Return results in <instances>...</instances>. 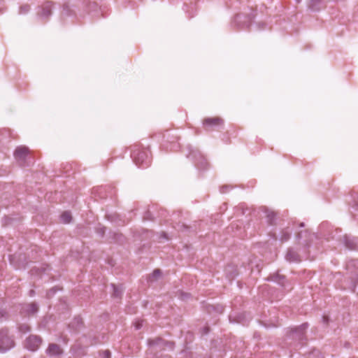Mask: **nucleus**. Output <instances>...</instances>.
Returning <instances> with one entry per match:
<instances>
[{
    "mask_svg": "<svg viewBox=\"0 0 358 358\" xmlns=\"http://www.w3.org/2000/svg\"><path fill=\"white\" fill-rule=\"evenodd\" d=\"M61 221L63 223H69L71 220V215L69 212H64L60 216Z\"/></svg>",
    "mask_w": 358,
    "mask_h": 358,
    "instance_id": "obj_14",
    "label": "nucleus"
},
{
    "mask_svg": "<svg viewBox=\"0 0 358 358\" xmlns=\"http://www.w3.org/2000/svg\"><path fill=\"white\" fill-rule=\"evenodd\" d=\"M181 296H182V299H185L189 296V294L187 293H182Z\"/></svg>",
    "mask_w": 358,
    "mask_h": 358,
    "instance_id": "obj_23",
    "label": "nucleus"
},
{
    "mask_svg": "<svg viewBox=\"0 0 358 358\" xmlns=\"http://www.w3.org/2000/svg\"><path fill=\"white\" fill-rule=\"evenodd\" d=\"M6 313L3 310H0V318L3 317Z\"/></svg>",
    "mask_w": 358,
    "mask_h": 358,
    "instance_id": "obj_25",
    "label": "nucleus"
},
{
    "mask_svg": "<svg viewBox=\"0 0 358 358\" xmlns=\"http://www.w3.org/2000/svg\"><path fill=\"white\" fill-rule=\"evenodd\" d=\"M42 343L41 337L36 335L29 336L25 341L24 347L32 352L36 351Z\"/></svg>",
    "mask_w": 358,
    "mask_h": 358,
    "instance_id": "obj_5",
    "label": "nucleus"
},
{
    "mask_svg": "<svg viewBox=\"0 0 358 358\" xmlns=\"http://www.w3.org/2000/svg\"><path fill=\"white\" fill-rule=\"evenodd\" d=\"M29 148L25 146L17 147L14 152V157L18 162H24L29 154Z\"/></svg>",
    "mask_w": 358,
    "mask_h": 358,
    "instance_id": "obj_6",
    "label": "nucleus"
},
{
    "mask_svg": "<svg viewBox=\"0 0 358 358\" xmlns=\"http://www.w3.org/2000/svg\"><path fill=\"white\" fill-rule=\"evenodd\" d=\"M30 10V6L29 5H24L20 8V14H26Z\"/></svg>",
    "mask_w": 358,
    "mask_h": 358,
    "instance_id": "obj_18",
    "label": "nucleus"
},
{
    "mask_svg": "<svg viewBox=\"0 0 358 358\" xmlns=\"http://www.w3.org/2000/svg\"><path fill=\"white\" fill-rule=\"evenodd\" d=\"M149 345L164 346L165 345H168V343L165 342L162 338H157L155 340L149 341Z\"/></svg>",
    "mask_w": 358,
    "mask_h": 358,
    "instance_id": "obj_12",
    "label": "nucleus"
},
{
    "mask_svg": "<svg viewBox=\"0 0 358 358\" xmlns=\"http://www.w3.org/2000/svg\"><path fill=\"white\" fill-rule=\"evenodd\" d=\"M131 156L134 158V162L138 166L144 168L149 166L150 159L148 151L134 150L131 154Z\"/></svg>",
    "mask_w": 358,
    "mask_h": 358,
    "instance_id": "obj_1",
    "label": "nucleus"
},
{
    "mask_svg": "<svg viewBox=\"0 0 358 358\" xmlns=\"http://www.w3.org/2000/svg\"><path fill=\"white\" fill-rule=\"evenodd\" d=\"M286 259L289 262H299L300 261L299 255L293 250H288V252L286 255Z\"/></svg>",
    "mask_w": 358,
    "mask_h": 358,
    "instance_id": "obj_10",
    "label": "nucleus"
},
{
    "mask_svg": "<svg viewBox=\"0 0 358 358\" xmlns=\"http://www.w3.org/2000/svg\"><path fill=\"white\" fill-rule=\"evenodd\" d=\"M34 293V291L33 290H31L30 292V294L32 295V294Z\"/></svg>",
    "mask_w": 358,
    "mask_h": 358,
    "instance_id": "obj_27",
    "label": "nucleus"
},
{
    "mask_svg": "<svg viewBox=\"0 0 358 358\" xmlns=\"http://www.w3.org/2000/svg\"><path fill=\"white\" fill-rule=\"evenodd\" d=\"M277 214L273 210H268L266 211V217L269 224H274L276 220Z\"/></svg>",
    "mask_w": 358,
    "mask_h": 358,
    "instance_id": "obj_9",
    "label": "nucleus"
},
{
    "mask_svg": "<svg viewBox=\"0 0 358 358\" xmlns=\"http://www.w3.org/2000/svg\"><path fill=\"white\" fill-rule=\"evenodd\" d=\"M322 0H308V7L312 10H319Z\"/></svg>",
    "mask_w": 358,
    "mask_h": 358,
    "instance_id": "obj_8",
    "label": "nucleus"
},
{
    "mask_svg": "<svg viewBox=\"0 0 358 358\" xmlns=\"http://www.w3.org/2000/svg\"><path fill=\"white\" fill-rule=\"evenodd\" d=\"M306 327H307V324H303L301 326H300L299 327H298L297 329H296V331H299L300 333L303 334L304 330L306 329Z\"/></svg>",
    "mask_w": 358,
    "mask_h": 358,
    "instance_id": "obj_20",
    "label": "nucleus"
},
{
    "mask_svg": "<svg viewBox=\"0 0 358 358\" xmlns=\"http://www.w3.org/2000/svg\"><path fill=\"white\" fill-rule=\"evenodd\" d=\"M239 17H240V15H237V16L236 17V20H237Z\"/></svg>",
    "mask_w": 358,
    "mask_h": 358,
    "instance_id": "obj_26",
    "label": "nucleus"
},
{
    "mask_svg": "<svg viewBox=\"0 0 358 358\" xmlns=\"http://www.w3.org/2000/svg\"><path fill=\"white\" fill-rule=\"evenodd\" d=\"M71 14V10L70 8H69L68 6H64L63 7V10L62 11V15H64V16H68Z\"/></svg>",
    "mask_w": 358,
    "mask_h": 358,
    "instance_id": "obj_19",
    "label": "nucleus"
},
{
    "mask_svg": "<svg viewBox=\"0 0 358 358\" xmlns=\"http://www.w3.org/2000/svg\"><path fill=\"white\" fill-rule=\"evenodd\" d=\"M224 120L219 117H206L203 120V125L206 130H212L222 126Z\"/></svg>",
    "mask_w": 358,
    "mask_h": 358,
    "instance_id": "obj_4",
    "label": "nucleus"
},
{
    "mask_svg": "<svg viewBox=\"0 0 358 358\" xmlns=\"http://www.w3.org/2000/svg\"><path fill=\"white\" fill-rule=\"evenodd\" d=\"M136 329H139L143 326V321H136L134 324Z\"/></svg>",
    "mask_w": 358,
    "mask_h": 358,
    "instance_id": "obj_21",
    "label": "nucleus"
},
{
    "mask_svg": "<svg viewBox=\"0 0 358 358\" xmlns=\"http://www.w3.org/2000/svg\"><path fill=\"white\" fill-rule=\"evenodd\" d=\"M19 330L20 331H21L22 333H27L28 331H30V327L28 324H21L19 327Z\"/></svg>",
    "mask_w": 358,
    "mask_h": 358,
    "instance_id": "obj_17",
    "label": "nucleus"
},
{
    "mask_svg": "<svg viewBox=\"0 0 358 358\" xmlns=\"http://www.w3.org/2000/svg\"><path fill=\"white\" fill-rule=\"evenodd\" d=\"M289 236H290L289 234L286 233L283 235V236L282 237V239L284 241H286V240L289 239Z\"/></svg>",
    "mask_w": 358,
    "mask_h": 358,
    "instance_id": "obj_22",
    "label": "nucleus"
},
{
    "mask_svg": "<svg viewBox=\"0 0 358 358\" xmlns=\"http://www.w3.org/2000/svg\"><path fill=\"white\" fill-rule=\"evenodd\" d=\"M113 288V296L115 297H120L122 293V287L121 285L116 286L113 284L111 285Z\"/></svg>",
    "mask_w": 358,
    "mask_h": 358,
    "instance_id": "obj_13",
    "label": "nucleus"
},
{
    "mask_svg": "<svg viewBox=\"0 0 358 358\" xmlns=\"http://www.w3.org/2000/svg\"><path fill=\"white\" fill-rule=\"evenodd\" d=\"M53 8V3L52 1H47L41 6H38L36 11L38 17L42 20H46L52 15V10Z\"/></svg>",
    "mask_w": 358,
    "mask_h": 358,
    "instance_id": "obj_2",
    "label": "nucleus"
},
{
    "mask_svg": "<svg viewBox=\"0 0 358 358\" xmlns=\"http://www.w3.org/2000/svg\"><path fill=\"white\" fill-rule=\"evenodd\" d=\"M14 346L13 340L8 336L7 331L0 333V351L6 352Z\"/></svg>",
    "mask_w": 358,
    "mask_h": 358,
    "instance_id": "obj_3",
    "label": "nucleus"
},
{
    "mask_svg": "<svg viewBox=\"0 0 358 358\" xmlns=\"http://www.w3.org/2000/svg\"><path fill=\"white\" fill-rule=\"evenodd\" d=\"M298 3H299L301 0H296Z\"/></svg>",
    "mask_w": 358,
    "mask_h": 358,
    "instance_id": "obj_28",
    "label": "nucleus"
},
{
    "mask_svg": "<svg viewBox=\"0 0 358 358\" xmlns=\"http://www.w3.org/2000/svg\"><path fill=\"white\" fill-rule=\"evenodd\" d=\"M28 312L32 314L36 313L38 309V306L36 303H31L28 305Z\"/></svg>",
    "mask_w": 358,
    "mask_h": 358,
    "instance_id": "obj_15",
    "label": "nucleus"
},
{
    "mask_svg": "<svg viewBox=\"0 0 358 358\" xmlns=\"http://www.w3.org/2000/svg\"><path fill=\"white\" fill-rule=\"evenodd\" d=\"M343 242H344L345 246L350 250H353L356 247V243L354 241V239H351V238H350V237H348L347 236H345L343 237Z\"/></svg>",
    "mask_w": 358,
    "mask_h": 358,
    "instance_id": "obj_11",
    "label": "nucleus"
},
{
    "mask_svg": "<svg viewBox=\"0 0 358 358\" xmlns=\"http://www.w3.org/2000/svg\"><path fill=\"white\" fill-rule=\"evenodd\" d=\"M46 353L49 356H59L63 353V350L59 345L52 343L47 348Z\"/></svg>",
    "mask_w": 358,
    "mask_h": 358,
    "instance_id": "obj_7",
    "label": "nucleus"
},
{
    "mask_svg": "<svg viewBox=\"0 0 358 358\" xmlns=\"http://www.w3.org/2000/svg\"><path fill=\"white\" fill-rule=\"evenodd\" d=\"M104 354H105V357L106 358H110V353L109 351H105L104 352Z\"/></svg>",
    "mask_w": 358,
    "mask_h": 358,
    "instance_id": "obj_24",
    "label": "nucleus"
},
{
    "mask_svg": "<svg viewBox=\"0 0 358 358\" xmlns=\"http://www.w3.org/2000/svg\"><path fill=\"white\" fill-rule=\"evenodd\" d=\"M160 274H161V271L159 269L155 270L150 276V280H152V281L156 280L158 278V277L160 275Z\"/></svg>",
    "mask_w": 358,
    "mask_h": 358,
    "instance_id": "obj_16",
    "label": "nucleus"
}]
</instances>
